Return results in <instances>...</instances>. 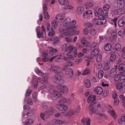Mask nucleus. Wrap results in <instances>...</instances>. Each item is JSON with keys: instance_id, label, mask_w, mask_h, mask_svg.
Segmentation results:
<instances>
[{"instance_id": "1", "label": "nucleus", "mask_w": 125, "mask_h": 125, "mask_svg": "<svg viewBox=\"0 0 125 125\" xmlns=\"http://www.w3.org/2000/svg\"><path fill=\"white\" fill-rule=\"evenodd\" d=\"M76 22L75 21H72L71 22L69 26H67L68 27L65 29L62 33L60 35V37H63L66 36H72L74 35H79L80 33L79 30L76 29H73L77 27L76 25Z\"/></svg>"}, {"instance_id": "2", "label": "nucleus", "mask_w": 125, "mask_h": 125, "mask_svg": "<svg viewBox=\"0 0 125 125\" xmlns=\"http://www.w3.org/2000/svg\"><path fill=\"white\" fill-rule=\"evenodd\" d=\"M56 19L60 22H63V26L61 27L59 29V32H63L65 29L70 24L71 20L69 18H65V15L63 14H59L55 17Z\"/></svg>"}, {"instance_id": "3", "label": "nucleus", "mask_w": 125, "mask_h": 125, "mask_svg": "<svg viewBox=\"0 0 125 125\" xmlns=\"http://www.w3.org/2000/svg\"><path fill=\"white\" fill-rule=\"evenodd\" d=\"M49 70L50 71L56 73L54 77V80L56 81H55V82L61 83H64L65 81L63 80V75L59 67L52 65Z\"/></svg>"}, {"instance_id": "4", "label": "nucleus", "mask_w": 125, "mask_h": 125, "mask_svg": "<svg viewBox=\"0 0 125 125\" xmlns=\"http://www.w3.org/2000/svg\"><path fill=\"white\" fill-rule=\"evenodd\" d=\"M57 51V50L51 47L48 48L46 50L43 51L42 52V59L43 61L46 62L49 61L51 62L54 59L55 60V56H53L49 59V57L52 56L53 54V53Z\"/></svg>"}, {"instance_id": "5", "label": "nucleus", "mask_w": 125, "mask_h": 125, "mask_svg": "<svg viewBox=\"0 0 125 125\" xmlns=\"http://www.w3.org/2000/svg\"><path fill=\"white\" fill-rule=\"evenodd\" d=\"M49 94L48 95V97H51L53 100H55L61 96L60 93L58 91L54 90L52 89H50L49 90Z\"/></svg>"}, {"instance_id": "6", "label": "nucleus", "mask_w": 125, "mask_h": 125, "mask_svg": "<svg viewBox=\"0 0 125 125\" xmlns=\"http://www.w3.org/2000/svg\"><path fill=\"white\" fill-rule=\"evenodd\" d=\"M42 33H40V27H38L36 28L37 35L39 38L42 37L45 38L46 36V33L45 28L43 25H42Z\"/></svg>"}, {"instance_id": "7", "label": "nucleus", "mask_w": 125, "mask_h": 125, "mask_svg": "<svg viewBox=\"0 0 125 125\" xmlns=\"http://www.w3.org/2000/svg\"><path fill=\"white\" fill-rule=\"evenodd\" d=\"M62 49L64 51L72 52L73 50L76 51V47L68 44H65L62 46Z\"/></svg>"}, {"instance_id": "8", "label": "nucleus", "mask_w": 125, "mask_h": 125, "mask_svg": "<svg viewBox=\"0 0 125 125\" xmlns=\"http://www.w3.org/2000/svg\"><path fill=\"white\" fill-rule=\"evenodd\" d=\"M53 110L51 109L49 111H47L44 113H41L40 114L41 118L44 120H45L48 118L49 117L48 115H52L53 114Z\"/></svg>"}, {"instance_id": "9", "label": "nucleus", "mask_w": 125, "mask_h": 125, "mask_svg": "<svg viewBox=\"0 0 125 125\" xmlns=\"http://www.w3.org/2000/svg\"><path fill=\"white\" fill-rule=\"evenodd\" d=\"M73 70L71 68H68V71L66 73V74L68 78L72 80H74L76 78V76L73 75Z\"/></svg>"}, {"instance_id": "10", "label": "nucleus", "mask_w": 125, "mask_h": 125, "mask_svg": "<svg viewBox=\"0 0 125 125\" xmlns=\"http://www.w3.org/2000/svg\"><path fill=\"white\" fill-rule=\"evenodd\" d=\"M92 12L91 10H88L83 13V18L84 20H88L91 18Z\"/></svg>"}, {"instance_id": "11", "label": "nucleus", "mask_w": 125, "mask_h": 125, "mask_svg": "<svg viewBox=\"0 0 125 125\" xmlns=\"http://www.w3.org/2000/svg\"><path fill=\"white\" fill-rule=\"evenodd\" d=\"M106 20L103 18L101 19H94L93 21V23L96 25H101L105 23Z\"/></svg>"}, {"instance_id": "12", "label": "nucleus", "mask_w": 125, "mask_h": 125, "mask_svg": "<svg viewBox=\"0 0 125 125\" xmlns=\"http://www.w3.org/2000/svg\"><path fill=\"white\" fill-rule=\"evenodd\" d=\"M57 88L59 90L63 93H67L68 91L67 87L64 85L58 84L57 86Z\"/></svg>"}, {"instance_id": "13", "label": "nucleus", "mask_w": 125, "mask_h": 125, "mask_svg": "<svg viewBox=\"0 0 125 125\" xmlns=\"http://www.w3.org/2000/svg\"><path fill=\"white\" fill-rule=\"evenodd\" d=\"M77 49L76 48V51L73 50L72 52H69L67 53V55L68 57L72 60L74 59V57H76L77 54Z\"/></svg>"}, {"instance_id": "14", "label": "nucleus", "mask_w": 125, "mask_h": 125, "mask_svg": "<svg viewBox=\"0 0 125 125\" xmlns=\"http://www.w3.org/2000/svg\"><path fill=\"white\" fill-rule=\"evenodd\" d=\"M33 80L31 82L32 84L33 85L34 87L36 88L37 87L38 83L41 81V78L40 77H38L36 76L33 77Z\"/></svg>"}, {"instance_id": "15", "label": "nucleus", "mask_w": 125, "mask_h": 125, "mask_svg": "<svg viewBox=\"0 0 125 125\" xmlns=\"http://www.w3.org/2000/svg\"><path fill=\"white\" fill-rule=\"evenodd\" d=\"M125 11L124 8H121L113 11L112 15H121L124 13Z\"/></svg>"}, {"instance_id": "16", "label": "nucleus", "mask_w": 125, "mask_h": 125, "mask_svg": "<svg viewBox=\"0 0 125 125\" xmlns=\"http://www.w3.org/2000/svg\"><path fill=\"white\" fill-rule=\"evenodd\" d=\"M108 109V112L115 119L117 117V115L115 112L112 109L111 106L108 105L107 107Z\"/></svg>"}, {"instance_id": "17", "label": "nucleus", "mask_w": 125, "mask_h": 125, "mask_svg": "<svg viewBox=\"0 0 125 125\" xmlns=\"http://www.w3.org/2000/svg\"><path fill=\"white\" fill-rule=\"evenodd\" d=\"M56 107L60 111L66 110H67L68 108V107L67 105L62 104H57L56 105Z\"/></svg>"}, {"instance_id": "18", "label": "nucleus", "mask_w": 125, "mask_h": 125, "mask_svg": "<svg viewBox=\"0 0 125 125\" xmlns=\"http://www.w3.org/2000/svg\"><path fill=\"white\" fill-rule=\"evenodd\" d=\"M95 96L94 95L90 94L88 97L87 102L88 103H90L91 102L92 104H94L95 103Z\"/></svg>"}, {"instance_id": "19", "label": "nucleus", "mask_w": 125, "mask_h": 125, "mask_svg": "<svg viewBox=\"0 0 125 125\" xmlns=\"http://www.w3.org/2000/svg\"><path fill=\"white\" fill-rule=\"evenodd\" d=\"M94 15L95 16L99 17L102 16L104 13V12L101 8H99L98 10V11L95 10L94 11Z\"/></svg>"}, {"instance_id": "20", "label": "nucleus", "mask_w": 125, "mask_h": 125, "mask_svg": "<svg viewBox=\"0 0 125 125\" xmlns=\"http://www.w3.org/2000/svg\"><path fill=\"white\" fill-rule=\"evenodd\" d=\"M116 4L117 7L123 8L125 6V1L124 0H117Z\"/></svg>"}, {"instance_id": "21", "label": "nucleus", "mask_w": 125, "mask_h": 125, "mask_svg": "<svg viewBox=\"0 0 125 125\" xmlns=\"http://www.w3.org/2000/svg\"><path fill=\"white\" fill-rule=\"evenodd\" d=\"M116 88L117 89H120V91L121 93L124 92L125 91V84L124 86H122L121 84H118L116 85Z\"/></svg>"}, {"instance_id": "22", "label": "nucleus", "mask_w": 125, "mask_h": 125, "mask_svg": "<svg viewBox=\"0 0 125 125\" xmlns=\"http://www.w3.org/2000/svg\"><path fill=\"white\" fill-rule=\"evenodd\" d=\"M118 25L121 27L123 26L125 24V17H123L118 22Z\"/></svg>"}, {"instance_id": "23", "label": "nucleus", "mask_w": 125, "mask_h": 125, "mask_svg": "<svg viewBox=\"0 0 125 125\" xmlns=\"http://www.w3.org/2000/svg\"><path fill=\"white\" fill-rule=\"evenodd\" d=\"M44 74L46 76L45 77L44 75L42 77L41 83L43 84H46L48 83V76L47 74Z\"/></svg>"}, {"instance_id": "24", "label": "nucleus", "mask_w": 125, "mask_h": 125, "mask_svg": "<svg viewBox=\"0 0 125 125\" xmlns=\"http://www.w3.org/2000/svg\"><path fill=\"white\" fill-rule=\"evenodd\" d=\"M94 91L96 93L98 94H101L103 92V90L102 88L99 86L96 88Z\"/></svg>"}, {"instance_id": "25", "label": "nucleus", "mask_w": 125, "mask_h": 125, "mask_svg": "<svg viewBox=\"0 0 125 125\" xmlns=\"http://www.w3.org/2000/svg\"><path fill=\"white\" fill-rule=\"evenodd\" d=\"M99 50L97 49H94L92 50L91 53V56L94 57L97 55L99 53Z\"/></svg>"}, {"instance_id": "26", "label": "nucleus", "mask_w": 125, "mask_h": 125, "mask_svg": "<svg viewBox=\"0 0 125 125\" xmlns=\"http://www.w3.org/2000/svg\"><path fill=\"white\" fill-rule=\"evenodd\" d=\"M81 42L82 44L85 47H88L90 45V43L84 39L82 40Z\"/></svg>"}, {"instance_id": "27", "label": "nucleus", "mask_w": 125, "mask_h": 125, "mask_svg": "<svg viewBox=\"0 0 125 125\" xmlns=\"http://www.w3.org/2000/svg\"><path fill=\"white\" fill-rule=\"evenodd\" d=\"M55 56V61L58 62H60L63 58V54H62L56 56Z\"/></svg>"}, {"instance_id": "28", "label": "nucleus", "mask_w": 125, "mask_h": 125, "mask_svg": "<svg viewBox=\"0 0 125 125\" xmlns=\"http://www.w3.org/2000/svg\"><path fill=\"white\" fill-rule=\"evenodd\" d=\"M83 8L82 6H79L78 7L76 10V12L78 14H81L83 11Z\"/></svg>"}, {"instance_id": "29", "label": "nucleus", "mask_w": 125, "mask_h": 125, "mask_svg": "<svg viewBox=\"0 0 125 125\" xmlns=\"http://www.w3.org/2000/svg\"><path fill=\"white\" fill-rule=\"evenodd\" d=\"M84 6L86 9H89L93 7V4L91 2H87L85 4Z\"/></svg>"}, {"instance_id": "30", "label": "nucleus", "mask_w": 125, "mask_h": 125, "mask_svg": "<svg viewBox=\"0 0 125 125\" xmlns=\"http://www.w3.org/2000/svg\"><path fill=\"white\" fill-rule=\"evenodd\" d=\"M117 18H115L113 20L110 19L109 20V22L110 24H114L115 27H116L117 26Z\"/></svg>"}, {"instance_id": "31", "label": "nucleus", "mask_w": 125, "mask_h": 125, "mask_svg": "<svg viewBox=\"0 0 125 125\" xmlns=\"http://www.w3.org/2000/svg\"><path fill=\"white\" fill-rule=\"evenodd\" d=\"M117 65H116L115 66V68H113L110 71V73L111 76H113L116 74V69H117Z\"/></svg>"}, {"instance_id": "32", "label": "nucleus", "mask_w": 125, "mask_h": 125, "mask_svg": "<svg viewBox=\"0 0 125 125\" xmlns=\"http://www.w3.org/2000/svg\"><path fill=\"white\" fill-rule=\"evenodd\" d=\"M35 71L36 73L39 76H42L44 74L38 68H35Z\"/></svg>"}, {"instance_id": "33", "label": "nucleus", "mask_w": 125, "mask_h": 125, "mask_svg": "<svg viewBox=\"0 0 125 125\" xmlns=\"http://www.w3.org/2000/svg\"><path fill=\"white\" fill-rule=\"evenodd\" d=\"M101 110V104L99 103H97L94 109L95 113L96 112L100 111Z\"/></svg>"}, {"instance_id": "34", "label": "nucleus", "mask_w": 125, "mask_h": 125, "mask_svg": "<svg viewBox=\"0 0 125 125\" xmlns=\"http://www.w3.org/2000/svg\"><path fill=\"white\" fill-rule=\"evenodd\" d=\"M37 94L36 92L33 93L32 94V98L34 102H37L38 100Z\"/></svg>"}, {"instance_id": "35", "label": "nucleus", "mask_w": 125, "mask_h": 125, "mask_svg": "<svg viewBox=\"0 0 125 125\" xmlns=\"http://www.w3.org/2000/svg\"><path fill=\"white\" fill-rule=\"evenodd\" d=\"M111 46L110 44L109 43H107L104 46V49L106 51H109L111 49Z\"/></svg>"}, {"instance_id": "36", "label": "nucleus", "mask_w": 125, "mask_h": 125, "mask_svg": "<svg viewBox=\"0 0 125 125\" xmlns=\"http://www.w3.org/2000/svg\"><path fill=\"white\" fill-rule=\"evenodd\" d=\"M125 34V30L124 29H122L119 31L118 32V35L122 37H123Z\"/></svg>"}, {"instance_id": "37", "label": "nucleus", "mask_w": 125, "mask_h": 125, "mask_svg": "<svg viewBox=\"0 0 125 125\" xmlns=\"http://www.w3.org/2000/svg\"><path fill=\"white\" fill-rule=\"evenodd\" d=\"M119 98L123 104V105L125 108V97L123 95H121L119 96Z\"/></svg>"}, {"instance_id": "38", "label": "nucleus", "mask_w": 125, "mask_h": 125, "mask_svg": "<svg viewBox=\"0 0 125 125\" xmlns=\"http://www.w3.org/2000/svg\"><path fill=\"white\" fill-rule=\"evenodd\" d=\"M116 58V55L115 54L112 53L109 57L110 60L112 62L114 61Z\"/></svg>"}, {"instance_id": "39", "label": "nucleus", "mask_w": 125, "mask_h": 125, "mask_svg": "<svg viewBox=\"0 0 125 125\" xmlns=\"http://www.w3.org/2000/svg\"><path fill=\"white\" fill-rule=\"evenodd\" d=\"M59 3L62 5H64L65 3L67 4L69 3V1L68 0H58Z\"/></svg>"}, {"instance_id": "40", "label": "nucleus", "mask_w": 125, "mask_h": 125, "mask_svg": "<svg viewBox=\"0 0 125 125\" xmlns=\"http://www.w3.org/2000/svg\"><path fill=\"white\" fill-rule=\"evenodd\" d=\"M89 108L90 114L91 115L95 113L94 109V107L93 106L90 105L89 106Z\"/></svg>"}, {"instance_id": "41", "label": "nucleus", "mask_w": 125, "mask_h": 125, "mask_svg": "<svg viewBox=\"0 0 125 125\" xmlns=\"http://www.w3.org/2000/svg\"><path fill=\"white\" fill-rule=\"evenodd\" d=\"M43 14L44 16V18L46 20H48L50 18V16L48 13L47 11L43 12Z\"/></svg>"}, {"instance_id": "42", "label": "nucleus", "mask_w": 125, "mask_h": 125, "mask_svg": "<svg viewBox=\"0 0 125 125\" xmlns=\"http://www.w3.org/2000/svg\"><path fill=\"white\" fill-rule=\"evenodd\" d=\"M54 41L53 42V44L55 46H56L58 45L59 42V39L58 38L55 37L54 38Z\"/></svg>"}, {"instance_id": "43", "label": "nucleus", "mask_w": 125, "mask_h": 125, "mask_svg": "<svg viewBox=\"0 0 125 125\" xmlns=\"http://www.w3.org/2000/svg\"><path fill=\"white\" fill-rule=\"evenodd\" d=\"M53 122L56 124H61L64 123V122L62 121L59 120L54 119L53 120Z\"/></svg>"}, {"instance_id": "44", "label": "nucleus", "mask_w": 125, "mask_h": 125, "mask_svg": "<svg viewBox=\"0 0 125 125\" xmlns=\"http://www.w3.org/2000/svg\"><path fill=\"white\" fill-rule=\"evenodd\" d=\"M115 48L116 50L119 51L121 49V46L119 44L116 43L115 45Z\"/></svg>"}, {"instance_id": "45", "label": "nucleus", "mask_w": 125, "mask_h": 125, "mask_svg": "<svg viewBox=\"0 0 125 125\" xmlns=\"http://www.w3.org/2000/svg\"><path fill=\"white\" fill-rule=\"evenodd\" d=\"M82 122L83 123H84L86 122V125H90V118L87 119H85L84 118L82 120Z\"/></svg>"}, {"instance_id": "46", "label": "nucleus", "mask_w": 125, "mask_h": 125, "mask_svg": "<svg viewBox=\"0 0 125 125\" xmlns=\"http://www.w3.org/2000/svg\"><path fill=\"white\" fill-rule=\"evenodd\" d=\"M90 72V70L89 69L86 68L84 70L83 73H82V75H85L89 73Z\"/></svg>"}, {"instance_id": "47", "label": "nucleus", "mask_w": 125, "mask_h": 125, "mask_svg": "<svg viewBox=\"0 0 125 125\" xmlns=\"http://www.w3.org/2000/svg\"><path fill=\"white\" fill-rule=\"evenodd\" d=\"M85 86L87 88L89 87L91 85L90 82L89 80L86 79L85 82Z\"/></svg>"}, {"instance_id": "48", "label": "nucleus", "mask_w": 125, "mask_h": 125, "mask_svg": "<svg viewBox=\"0 0 125 125\" xmlns=\"http://www.w3.org/2000/svg\"><path fill=\"white\" fill-rule=\"evenodd\" d=\"M118 69L120 71L125 70V64L122 63L120 64L118 67Z\"/></svg>"}, {"instance_id": "49", "label": "nucleus", "mask_w": 125, "mask_h": 125, "mask_svg": "<svg viewBox=\"0 0 125 125\" xmlns=\"http://www.w3.org/2000/svg\"><path fill=\"white\" fill-rule=\"evenodd\" d=\"M34 120L33 119H28L26 120L25 122L29 125V124H32Z\"/></svg>"}, {"instance_id": "50", "label": "nucleus", "mask_w": 125, "mask_h": 125, "mask_svg": "<svg viewBox=\"0 0 125 125\" xmlns=\"http://www.w3.org/2000/svg\"><path fill=\"white\" fill-rule=\"evenodd\" d=\"M47 4L45 3H43L42 4V8L43 12L47 11Z\"/></svg>"}, {"instance_id": "51", "label": "nucleus", "mask_w": 125, "mask_h": 125, "mask_svg": "<svg viewBox=\"0 0 125 125\" xmlns=\"http://www.w3.org/2000/svg\"><path fill=\"white\" fill-rule=\"evenodd\" d=\"M34 109H31L28 111H27V112L29 116H31L34 114L35 112Z\"/></svg>"}, {"instance_id": "52", "label": "nucleus", "mask_w": 125, "mask_h": 125, "mask_svg": "<svg viewBox=\"0 0 125 125\" xmlns=\"http://www.w3.org/2000/svg\"><path fill=\"white\" fill-rule=\"evenodd\" d=\"M50 31L48 34V35L50 37L53 36L55 34V31L53 29L50 30Z\"/></svg>"}, {"instance_id": "53", "label": "nucleus", "mask_w": 125, "mask_h": 125, "mask_svg": "<svg viewBox=\"0 0 125 125\" xmlns=\"http://www.w3.org/2000/svg\"><path fill=\"white\" fill-rule=\"evenodd\" d=\"M104 73L103 71L100 70L98 72V77L99 79L102 78L103 76Z\"/></svg>"}, {"instance_id": "54", "label": "nucleus", "mask_w": 125, "mask_h": 125, "mask_svg": "<svg viewBox=\"0 0 125 125\" xmlns=\"http://www.w3.org/2000/svg\"><path fill=\"white\" fill-rule=\"evenodd\" d=\"M51 25L52 27L55 28L58 25V23L56 21L54 20L51 22Z\"/></svg>"}, {"instance_id": "55", "label": "nucleus", "mask_w": 125, "mask_h": 125, "mask_svg": "<svg viewBox=\"0 0 125 125\" xmlns=\"http://www.w3.org/2000/svg\"><path fill=\"white\" fill-rule=\"evenodd\" d=\"M96 30L93 29H91L90 30V33L92 35L94 36L96 33Z\"/></svg>"}, {"instance_id": "56", "label": "nucleus", "mask_w": 125, "mask_h": 125, "mask_svg": "<svg viewBox=\"0 0 125 125\" xmlns=\"http://www.w3.org/2000/svg\"><path fill=\"white\" fill-rule=\"evenodd\" d=\"M67 100L64 98H62L60 100L58 101L61 104H63L67 102Z\"/></svg>"}, {"instance_id": "57", "label": "nucleus", "mask_w": 125, "mask_h": 125, "mask_svg": "<svg viewBox=\"0 0 125 125\" xmlns=\"http://www.w3.org/2000/svg\"><path fill=\"white\" fill-rule=\"evenodd\" d=\"M110 7V6L108 4H105L104 5L103 8L104 11H106Z\"/></svg>"}, {"instance_id": "58", "label": "nucleus", "mask_w": 125, "mask_h": 125, "mask_svg": "<svg viewBox=\"0 0 125 125\" xmlns=\"http://www.w3.org/2000/svg\"><path fill=\"white\" fill-rule=\"evenodd\" d=\"M29 116L27 111H24L22 113V117L24 118H26Z\"/></svg>"}, {"instance_id": "59", "label": "nucleus", "mask_w": 125, "mask_h": 125, "mask_svg": "<svg viewBox=\"0 0 125 125\" xmlns=\"http://www.w3.org/2000/svg\"><path fill=\"white\" fill-rule=\"evenodd\" d=\"M120 80L121 82L125 83V76L120 75Z\"/></svg>"}, {"instance_id": "60", "label": "nucleus", "mask_w": 125, "mask_h": 125, "mask_svg": "<svg viewBox=\"0 0 125 125\" xmlns=\"http://www.w3.org/2000/svg\"><path fill=\"white\" fill-rule=\"evenodd\" d=\"M27 104L29 105H31L33 104V102L32 100L30 98H29L27 99Z\"/></svg>"}, {"instance_id": "61", "label": "nucleus", "mask_w": 125, "mask_h": 125, "mask_svg": "<svg viewBox=\"0 0 125 125\" xmlns=\"http://www.w3.org/2000/svg\"><path fill=\"white\" fill-rule=\"evenodd\" d=\"M67 115H68L71 116L73 115L74 113V112L73 110H70L68 111Z\"/></svg>"}, {"instance_id": "62", "label": "nucleus", "mask_w": 125, "mask_h": 125, "mask_svg": "<svg viewBox=\"0 0 125 125\" xmlns=\"http://www.w3.org/2000/svg\"><path fill=\"white\" fill-rule=\"evenodd\" d=\"M85 25L86 27L88 28H91L93 26V24L90 22L86 23L85 24Z\"/></svg>"}, {"instance_id": "63", "label": "nucleus", "mask_w": 125, "mask_h": 125, "mask_svg": "<svg viewBox=\"0 0 125 125\" xmlns=\"http://www.w3.org/2000/svg\"><path fill=\"white\" fill-rule=\"evenodd\" d=\"M112 37H113V39H116L117 38V35L116 32L114 31L111 34Z\"/></svg>"}, {"instance_id": "64", "label": "nucleus", "mask_w": 125, "mask_h": 125, "mask_svg": "<svg viewBox=\"0 0 125 125\" xmlns=\"http://www.w3.org/2000/svg\"><path fill=\"white\" fill-rule=\"evenodd\" d=\"M102 59V57L101 55L99 54L96 58L97 61L99 62L101 61Z\"/></svg>"}]
</instances>
